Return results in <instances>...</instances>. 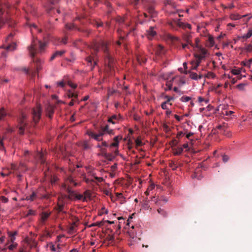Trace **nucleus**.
<instances>
[{
  "label": "nucleus",
  "instance_id": "obj_55",
  "mask_svg": "<svg viewBox=\"0 0 252 252\" xmlns=\"http://www.w3.org/2000/svg\"><path fill=\"white\" fill-rule=\"evenodd\" d=\"M17 231H14L13 232H10V231L8 232V235L9 237H15L17 235Z\"/></svg>",
  "mask_w": 252,
  "mask_h": 252
},
{
  "label": "nucleus",
  "instance_id": "obj_64",
  "mask_svg": "<svg viewBox=\"0 0 252 252\" xmlns=\"http://www.w3.org/2000/svg\"><path fill=\"white\" fill-rule=\"evenodd\" d=\"M53 113H54V111L53 110L51 109L48 114V116L51 119L53 117Z\"/></svg>",
  "mask_w": 252,
  "mask_h": 252
},
{
  "label": "nucleus",
  "instance_id": "obj_5",
  "mask_svg": "<svg viewBox=\"0 0 252 252\" xmlns=\"http://www.w3.org/2000/svg\"><path fill=\"white\" fill-rule=\"evenodd\" d=\"M128 234L129 239L128 240V244L130 247H134L135 245L140 241V238L135 237L134 234L132 233L128 232Z\"/></svg>",
  "mask_w": 252,
  "mask_h": 252
},
{
  "label": "nucleus",
  "instance_id": "obj_13",
  "mask_svg": "<svg viewBox=\"0 0 252 252\" xmlns=\"http://www.w3.org/2000/svg\"><path fill=\"white\" fill-rule=\"evenodd\" d=\"M185 40L187 42V44H182V48L183 49H185L186 47H188L189 49V45L192 48H194V44L192 43L191 40L189 38V35H187L185 37Z\"/></svg>",
  "mask_w": 252,
  "mask_h": 252
},
{
  "label": "nucleus",
  "instance_id": "obj_39",
  "mask_svg": "<svg viewBox=\"0 0 252 252\" xmlns=\"http://www.w3.org/2000/svg\"><path fill=\"white\" fill-rule=\"evenodd\" d=\"M191 99V97L187 96H183L180 98V100L182 102H188Z\"/></svg>",
  "mask_w": 252,
  "mask_h": 252
},
{
  "label": "nucleus",
  "instance_id": "obj_10",
  "mask_svg": "<svg viewBox=\"0 0 252 252\" xmlns=\"http://www.w3.org/2000/svg\"><path fill=\"white\" fill-rule=\"evenodd\" d=\"M189 77L193 80H197L200 79L203 77V75L200 73L198 75L196 73L191 71H189Z\"/></svg>",
  "mask_w": 252,
  "mask_h": 252
},
{
  "label": "nucleus",
  "instance_id": "obj_41",
  "mask_svg": "<svg viewBox=\"0 0 252 252\" xmlns=\"http://www.w3.org/2000/svg\"><path fill=\"white\" fill-rule=\"evenodd\" d=\"M58 180V178L56 176H51L50 178V182L52 184H55Z\"/></svg>",
  "mask_w": 252,
  "mask_h": 252
},
{
  "label": "nucleus",
  "instance_id": "obj_45",
  "mask_svg": "<svg viewBox=\"0 0 252 252\" xmlns=\"http://www.w3.org/2000/svg\"><path fill=\"white\" fill-rule=\"evenodd\" d=\"M93 24L96 28L102 26L103 23L102 22L94 21Z\"/></svg>",
  "mask_w": 252,
  "mask_h": 252
},
{
  "label": "nucleus",
  "instance_id": "obj_47",
  "mask_svg": "<svg viewBox=\"0 0 252 252\" xmlns=\"http://www.w3.org/2000/svg\"><path fill=\"white\" fill-rule=\"evenodd\" d=\"M143 0H141L142 1ZM140 2V0H131V3L134 5V6H136L139 4Z\"/></svg>",
  "mask_w": 252,
  "mask_h": 252
},
{
  "label": "nucleus",
  "instance_id": "obj_34",
  "mask_svg": "<svg viewBox=\"0 0 252 252\" xmlns=\"http://www.w3.org/2000/svg\"><path fill=\"white\" fill-rule=\"evenodd\" d=\"M64 207V203L63 202H59L58 204V211L59 212H63Z\"/></svg>",
  "mask_w": 252,
  "mask_h": 252
},
{
  "label": "nucleus",
  "instance_id": "obj_14",
  "mask_svg": "<svg viewBox=\"0 0 252 252\" xmlns=\"http://www.w3.org/2000/svg\"><path fill=\"white\" fill-rule=\"evenodd\" d=\"M154 27H150L149 29L147 31V36L149 39H152L156 34V32L154 30Z\"/></svg>",
  "mask_w": 252,
  "mask_h": 252
},
{
  "label": "nucleus",
  "instance_id": "obj_4",
  "mask_svg": "<svg viewBox=\"0 0 252 252\" xmlns=\"http://www.w3.org/2000/svg\"><path fill=\"white\" fill-rule=\"evenodd\" d=\"M41 108L40 106H37L35 108L32 110V115L33 120L35 123H37L40 118L41 116Z\"/></svg>",
  "mask_w": 252,
  "mask_h": 252
},
{
  "label": "nucleus",
  "instance_id": "obj_32",
  "mask_svg": "<svg viewBox=\"0 0 252 252\" xmlns=\"http://www.w3.org/2000/svg\"><path fill=\"white\" fill-rule=\"evenodd\" d=\"M118 120V117L116 115H113L112 117H110L108 119V122L111 123L113 124H114L116 123V122H115V120Z\"/></svg>",
  "mask_w": 252,
  "mask_h": 252
},
{
  "label": "nucleus",
  "instance_id": "obj_1",
  "mask_svg": "<svg viewBox=\"0 0 252 252\" xmlns=\"http://www.w3.org/2000/svg\"><path fill=\"white\" fill-rule=\"evenodd\" d=\"M92 49L93 52H92V54L93 55V56H89L86 58V61L87 62L88 65L90 66L91 70L93 69L97 63L96 61L94 59V55L95 56L97 53L100 50H102L106 54L105 62L107 63L108 67L110 68L113 67V59L108 54L107 43L106 41L101 39L94 42L92 45Z\"/></svg>",
  "mask_w": 252,
  "mask_h": 252
},
{
  "label": "nucleus",
  "instance_id": "obj_29",
  "mask_svg": "<svg viewBox=\"0 0 252 252\" xmlns=\"http://www.w3.org/2000/svg\"><path fill=\"white\" fill-rule=\"evenodd\" d=\"M36 197V193L35 192H33L29 196H27L26 198V200L33 201Z\"/></svg>",
  "mask_w": 252,
  "mask_h": 252
},
{
  "label": "nucleus",
  "instance_id": "obj_31",
  "mask_svg": "<svg viewBox=\"0 0 252 252\" xmlns=\"http://www.w3.org/2000/svg\"><path fill=\"white\" fill-rule=\"evenodd\" d=\"M241 18V16L236 14H231L230 15V18L232 20H239Z\"/></svg>",
  "mask_w": 252,
  "mask_h": 252
},
{
  "label": "nucleus",
  "instance_id": "obj_60",
  "mask_svg": "<svg viewBox=\"0 0 252 252\" xmlns=\"http://www.w3.org/2000/svg\"><path fill=\"white\" fill-rule=\"evenodd\" d=\"M167 103L165 102H162L161 105V107L162 109H163L164 110H167L168 108L167 107Z\"/></svg>",
  "mask_w": 252,
  "mask_h": 252
},
{
  "label": "nucleus",
  "instance_id": "obj_17",
  "mask_svg": "<svg viewBox=\"0 0 252 252\" xmlns=\"http://www.w3.org/2000/svg\"><path fill=\"white\" fill-rule=\"evenodd\" d=\"M64 51H58L55 52L51 56L50 60V61H53L56 58L62 56L64 53Z\"/></svg>",
  "mask_w": 252,
  "mask_h": 252
},
{
  "label": "nucleus",
  "instance_id": "obj_40",
  "mask_svg": "<svg viewBox=\"0 0 252 252\" xmlns=\"http://www.w3.org/2000/svg\"><path fill=\"white\" fill-rule=\"evenodd\" d=\"M92 175L93 177H94V179L96 181H95L96 182L95 183V184H96L97 182L101 183L103 182L104 180L102 177H98L97 176H95L94 174H93Z\"/></svg>",
  "mask_w": 252,
  "mask_h": 252
},
{
  "label": "nucleus",
  "instance_id": "obj_49",
  "mask_svg": "<svg viewBox=\"0 0 252 252\" xmlns=\"http://www.w3.org/2000/svg\"><path fill=\"white\" fill-rule=\"evenodd\" d=\"M217 128L218 129L221 130L222 131H225L226 129V126L225 125H219L217 126Z\"/></svg>",
  "mask_w": 252,
  "mask_h": 252
},
{
  "label": "nucleus",
  "instance_id": "obj_6",
  "mask_svg": "<svg viewBox=\"0 0 252 252\" xmlns=\"http://www.w3.org/2000/svg\"><path fill=\"white\" fill-rule=\"evenodd\" d=\"M99 155L105 158L108 159L109 161L113 160L115 158V156H114L112 154L107 153L105 149H101V153L100 154H99Z\"/></svg>",
  "mask_w": 252,
  "mask_h": 252
},
{
  "label": "nucleus",
  "instance_id": "obj_20",
  "mask_svg": "<svg viewBox=\"0 0 252 252\" xmlns=\"http://www.w3.org/2000/svg\"><path fill=\"white\" fill-rule=\"evenodd\" d=\"M50 215V213H47V212H42L41 215V221L42 223H44V222L48 219Z\"/></svg>",
  "mask_w": 252,
  "mask_h": 252
},
{
  "label": "nucleus",
  "instance_id": "obj_63",
  "mask_svg": "<svg viewBox=\"0 0 252 252\" xmlns=\"http://www.w3.org/2000/svg\"><path fill=\"white\" fill-rule=\"evenodd\" d=\"M68 84L70 87H71V88H72L73 89H75L77 87V85L71 83V82H68Z\"/></svg>",
  "mask_w": 252,
  "mask_h": 252
},
{
  "label": "nucleus",
  "instance_id": "obj_35",
  "mask_svg": "<svg viewBox=\"0 0 252 252\" xmlns=\"http://www.w3.org/2000/svg\"><path fill=\"white\" fill-rule=\"evenodd\" d=\"M38 157L39 158V160L42 164H44L45 162V160L44 158V154L42 153H39L38 154Z\"/></svg>",
  "mask_w": 252,
  "mask_h": 252
},
{
  "label": "nucleus",
  "instance_id": "obj_51",
  "mask_svg": "<svg viewBox=\"0 0 252 252\" xmlns=\"http://www.w3.org/2000/svg\"><path fill=\"white\" fill-rule=\"evenodd\" d=\"M75 198L78 200H82L83 201V195L82 194H77L75 193V195L74 196V198Z\"/></svg>",
  "mask_w": 252,
  "mask_h": 252
},
{
  "label": "nucleus",
  "instance_id": "obj_56",
  "mask_svg": "<svg viewBox=\"0 0 252 252\" xmlns=\"http://www.w3.org/2000/svg\"><path fill=\"white\" fill-rule=\"evenodd\" d=\"M165 98L167 99V100L166 101H165V102H166L167 103H169V102L172 100H173L174 99V97H172V96H169L168 95H165Z\"/></svg>",
  "mask_w": 252,
  "mask_h": 252
},
{
  "label": "nucleus",
  "instance_id": "obj_43",
  "mask_svg": "<svg viewBox=\"0 0 252 252\" xmlns=\"http://www.w3.org/2000/svg\"><path fill=\"white\" fill-rule=\"evenodd\" d=\"M101 129L103 130L105 132H108V133L110 134L111 132L112 131V130H109V126L108 125H106L105 126L103 127L101 126Z\"/></svg>",
  "mask_w": 252,
  "mask_h": 252
},
{
  "label": "nucleus",
  "instance_id": "obj_19",
  "mask_svg": "<svg viewBox=\"0 0 252 252\" xmlns=\"http://www.w3.org/2000/svg\"><path fill=\"white\" fill-rule=\"evenodd\" d=\"M122 138V136L119 137L118 136L114 137V142L110 145L109 147H118L119 146V140L121 139Z\"/></svg>",
  "mask_w": 252,
  "mask_h": 252
},
{
  "label": "nucleus",
  "instance_id": "obj_61",
  "mask_svg": "<svg viewBox=\"0 0 252 252\" xmlns=\"http://www.w3.org/2000/svg\"><path fill=\"white\" fill-rule=\"evenodd\" d=\"M50 248L52 251L55 252L56 251V248L55 246L51 243L50 244Z\"/></svg>",
  "mask_w": 252,
  "mask_h": 252
},
{
  "label": "nucleus",
  "instance_id": "obj_8",
  "mask_svg": "<svg viewBox=\"0 0 252 252\" xmlns=\"http://www.w3.org/2000/svg\"><path fill=\"white\" fill-rule=\"evenodd\" d=\"M65 28L68 30H71L73 29L77 30L78 31L85 32L87 33V35L89 34L90 32L88 30H82L80 28H77L74 24H67L65 25Z\"/></svg>",
  "mask_w": 252,
  "mask_h": 252
},
{
  "label": "nucleus",
  "instance_id": "obj_3",
  "mask_svg": "<svg viewBox=\"0 0 252 252\" xmlns=\"http://www.w3.org/2000/svg\"><path fill=\"white\" fill-rule=\"evenodd\" d=\"M26 118L27 115L25 113H22L21 116L19 119V123L20 125L19 128V133L21 135H23L24 133L25 127L26 125V123L25 122Z\"/></svg>",
  "mask_w": 252,
  "mask_h": 252
},
{
  "label": "nucleus",
  "instance_id": "obj_33",
  "mask_svg": "<svg viewBox=\"0 0 252 252\" xmlns=\"http://www.w3.org/2000/svg\"><path fill=\"white\" fill-rule=\"evenodd\" d=\"M16 44L15 43H13L12 44H10L7 46L5 47V49L8 51H12L15 49Z\"/></svg>",
  "mask_w": 252,
  "mask_h": 252
},
{
  "label": "nucleus",
  "instance_id": "obj_12",
  "mask_svg": "<svg viewBox=\"0 0 252 252\" xmlns=\"http://www.w3.org/2000/svg\"><path fill=\"white\" fill-rule=\"evenodd\" d=\"M175 23L179 27L182 28L183 29L188 28V29H190L191 28V26L190 24L184 23L181 22L180 19L175 21Z\"/></svg>",
  "mask_w": 252,
  "mask_h": 252
},
{
  "label": "nucleus",
  "instance_id": "obj_38",
  "mask_svg": "<svg viewBox=\"0 0 252 252\" xmlns=\"http://www.w3.org/2000/svg\"><path fill=\"white\" fill-rule=\"evenodd\" d=\"M3 13V11L2 8H0V28L4 22V19L1 17L2 14Z\"/></svg>",
  "mask_w": 252,
  "mask_h": 252
},
{
  "label": "nucleus",
  "instance_id": "obj_23",
  "mask_svg": "<svg viewBox=\"0 0 252 252\" xmlns=\"http://www.w3.org/2000/svg\"><path fill=\"white\" fill-rule=\"evenodd\" d=\"M137 61L139 63H145L147 61V58L143 55H139L137 56Z\"/></svg>",
  "mask_w": 252,
  "mask_h": 252
},
{
  "label": "nucleus",
  "instance_id": "obj_22",
  "mask_svg": "<svg viewBox=\"0 0 252 252\" xmlns=\"http://www.w3.org/2000/svg\"><path fill=\"white\" fill-rule=\"evenodd\" d=\"M78 93L77 92H73L71 91H68L66 93V95L68 98H72L74 97L75 99H77L78 97Z\"/></svg>",
  "mask_w": 252,
  "mask_h": 252
},
{
  "label": "nucleus",
  "instance_id": "obj_44",
  "mask_svg": "<svg viewBox=\"0 0 252 252\" xmlns=\"http://www.w3.org/2000/svg\"><path fill=\"white\" fill-rule=\"evenodd\" d=\"M231 72L234 75H239L241 73V69H233L231 70Z\"/></svg>",
  "mask_w": 252,
  "mask_h": 252
},
{
  "label": "nucleus",
  "instance_id": "obj_62",
  "mask_svg": "<svg viewBox=\"0 0 252 252\" xmlns=\"http://www.w3.org/2000/svg\"><path fill=\"white\" fill-rule=\"evenodd\" d=\"M246 34L249 38H250L252 36V30H249Z\"/></svg>",
  "mask_w": 252,
  "mask_h": 252
},
{
  "label": "nucleus",
  "instance_id": "obj_18",
  "mask_svg": "<svg viewBox=\"0 0 252 252\" xmlns=\"http://www.w3.org/2000/svg\"><path fill=\"white\" fill-rule=\"evenodd\" d=\"M215 44L214 38L211 35H209L208 36V40L206 43V46L209 47H212L214 46Z\"/></svg>",
  "mask_w": 252,
  "mask_h": 252
},
{
  "label": "nucleus",
  "instance_id": "obj_9",
  "mask_svg": "<svg viewBox=\"0 0 252 252\" xmlns=\"http://www.w3.org/2000/svg\"><path fill=\"white\" fill-rule=\"evenodd\" d=\"M198 51L200 52V54H195V58H199L201 59H204L207 54V50L203 47H200Z\"/></svg>",
  "mask_w": 252,
  "mask_h": 252
},
{
  "label": "nucleus",
  "instance_id": "obj_26",
  "mask_svg": "<svg viewBox=\"0 0 252 252\" xmlns=\"http://www.w3.org/2000/svg\"><path fill=\"white\" fill-rule=\"evenodd\" d=\"M174 78V77H173L170 80L167 81L166 84L167 88H165V91L171 90L172 89V83Z\"/></svg>",
  "mask_w": 252,
  "mask_h": 252
},
{
  "label": "nucleus",
  "instance_id": "obj_25",
  "mask_svg": "<svg viewBox=\"0 0 252 252\" xmlns=\"http://www.w3.org/2000/svg\"><path fill=\"white\" fill-rule=\"evenodd\" d=\"M173 154L175 156L180 155L183 151V148L182 147H178L177 148L173 149Z\"/></svg>",
  "mask_w": 252,
  "mask_h": 252
},
{
  "label": "nucleus",
  "instance_id": "obj_52",
  "mask_svg": "<svg viewBox=\"0 0 252 252\" xmlns=\"http://www.w3.org/2000/svg\"><path fill=\"white\" fill-rule=\"evenodd\" d=\"M85 181L86 183L87 184H92L94 183H96L95 182V181L92 179H89V178H85Z\"/></svg>",
  "mask_w": 252,
  "mask_h": 252
},
{
  "label": "nucleus",
  "instance_id": "obj_27",
  "mask_svg": "<svg viewBox=\"0 0 252 252\" xmlns=\"http://www.w3.org/2000/svg\"><path fill=\"white\" fill-rule=\"evenodd\" d=\"M148 13L151 17H154L156 15V12L155 11L154 8L152 6L148 8Z\"/></svg>",
  "mask_w": 252,
  "mask_h": 252
},
{
  "label": "nucleus",
  "instance_id": "obj_42",
  "mask_svg": "<svg viewBox=\"0 0 252 252\" xmlns=\"http://www.w3.org/2000/svg\"><path fill=\"white\" fill-rule=\"evenodd\" d=\"M115 237L113 235H110L109 234L107 236L106 240L110 242H113L114 241Z\"/></svg>",
  "mask_w": 252,
  "mask_h": 252
},
{
  "label": "nucleus",
  "instance_id": "obj_21",
  "mask_svg": "<svg viewBox=\"0 0 252 252\" xmlns=\"http://www.w3.org/2000/svg\"><path fill=\"white\" fill-rule=\"evenodd\" d=\"M156 53L158 55L164 54L165 51L163 47L160 45H158L156 48Z\"/></svg>",
  "mask_w": 252,
  "mask_h": 252
},
{
  "label": "nucleus",
  "instance_id": "obj_54",
  "mask_svg": "<svg viewBox=\"0 0 252 252\" xmlns=\"http://www.w3.org/2000/svg\"><path fill=\"white\" fill-rule=\"evenodd\" d=\"M198 102L200 103L202 102H205L206 103H207L208 102V100H205L203 97H202L201 96H199L198 97Z\"/></svg>",
  "mask_w": 252,
  "mask_h": 252
},
{
  "label": "nucleus",
  "instance_id": "obj_50",
  "mask_svg": "<svg viewBox=\"0 0 252 252\" xmlns=\"http://www.w3.org/2000/svg\"><path fill=\"white\" fill-rule=\"evenodd\" d=\"M157 211L159 214L162 215L164 217H166L167 216V213L163 209L159 208L158 209Z\"/></svg>",
  "mask_w": 252,
  "mask_h": 252
},
{
  "label": "nucleus",
  "instance_id": "obj_37",
  "mask_svg": "<svg viewBox=\"0 0 252 252\" xmlns=\"http://www.w3.org/2000/svg\"><path fill=\"white\" fill-rule=\"evenodd\" d=\"M247 85L245 83H241L237 85L236 87L240 91L244 90L245 86Z\"/></svg>",
  "mask_w": 252,
  "mask_h": 252
},
{
  "label": "nucleus",
  "instance_id": "obj_58",
  "mask_svg": "<svg viewBox=\"0 0 252 252\" xmlns=\"http://www.w3.org/2000/svg\"><path fill=\"white\" fill-rule=\"evenodd\" d=\"M0 199H1V202L3 203H7L8 201V198L5 197L4 196H1L0 197Z\"/></svg>",
  "mask_w": 252,
  "mask_h": 252
},
{
  "label": "nucleus",
  "instance_id": "obj_36",
  "mask_svg": "<svg viewBox=\"0 0 252 252\" xmlns=\"http://www.w3.org/2000/svg\"><path fill=\"white\" fill-rule=\"evenodd\" d=\"M116 22L119 24H123L125 22V19L120 16H118L115 19Z\"/></svg>",
  "mask_w": 252,
  "mask_h": 252
},
{
  "label": "nucleus",
  "instance_id": "obj_57",
  "mask_svg": "<svg viewBox=\"0 0 252 252\" xmlns=\"http://www.w3.org/2000/svg\"><path fill=\"white\" fill-rule=\"evenodd\" d=\"M196 61H194L196 65H199L202 59L199 58H195Z\"/></svg>",
  "mask_w": 252,
  "mask_h": 252
},
{
  "label": "nucleus",
  "instance_id": "obj_7",
  "mask_svg": "<svg viewBox=\"0 0 252 252\" xmlns=\"http://www.w3.org/2000/svg\"><path fill=\"white\" fill-rule=\"evenodd\" d=\"M63 188L68 193V195H65L64 197L69 200H72L74 198V196L75 195L74 191L71 190V189L69 187H67L65 185H64Z\"/></svg>",
  "mask_w": 252,
  "mask_h": 252
},
{
  "label": "nucleus",
  "instance_id": "obj_46",
  "mask_svg": "<svg viewBox=\"0 0 252 252\" xmlns=\"http://www.w3.org/2000/svg\"><path fill=\"white\" fill-rule=\"evenodd\" d=\"M191 66L190 67L191 70H197L198 67L199 66L198 65L196 66V64L195 63L194 61L191 62Z\"/></svg>",
  "mask_w": 252,
  "mask_h": 252
},
{
  "label": "nucleus",
  "instance_id": "obj_28",
  "mask_svg": "<svg viewBox=\"0 0 252 252\" xmlns=\"http://www.w3.org/2000/svg\"><path fill=\"white\" fill-rule=\"evenodd\" d=\"M84 198H83V201H85L86 200L87 198L90 199L91 197V192L89 190H86L84 193Z\"/></svg>",
  "mask_w": 252,
  "mask_h": 252
},
{
  "label": "nucleus",
  "instance_id": "obj_48",
  "mask_svg": "<svg viewBox=\"0 0 252 252\" xmlns=\"http://www.w3.org/2000/svg\"><path fill=\"white\" fill-rule=\"evenodd\" d=\"M17 246V244L16 243H13L8 246L9 250L12 251Z\"/></svg>",
  "mask_w": 252,
  "mask_h": 252
},
{
  "label": "nucleus",
  "instance_id": "obj_24",
  "mask_svg": "<svg viewBox=\"0 0 252 252\" xmlns=\"http://www.w3.org/2000/svg\"><path fill=\"white\" fill-rule=\"evenodd\" d=\"M114 94H118L119 95H121V93L116 90H111L110 88L108 89V96H110L114 95Z\"/></svg>",
  "mask_w": 252,
  "mask_h": 252
},
{
  "label": "nucleus",
  "instance_id": "obj_59",
  "mask_svg": "<svg viewBox=\"0 0 252 252\" xmlns=\"http://www.w3.org/2000/svg\"><path fill=\"white\" fill-rule=\"evenodd\" d=\"M246 50L247 52H252V45L251 44H249L246 47Z\"/></svg>",
  "mask_w": 252,
  "mask_h": 252
},
{
  "label": "nucleus",
  "instance_id": "obj_30",
  "mask_svg": "<svg viewBox=\"0 0 252 252\" xmlns=\"http://www.w3.org/2000/svg\"><path fill=\"white\" fill-rule=\"evenodd\" d=\"M6 113L4 111V109L2 108L0 110V122L4 120V117L6 116Z\"/></svg>",
  "mask_w": 252,
  "mask_h": 252
},
{
  "label": "nucleus",
  "instance_id": "obj_16",
  "mask_svg": "<svg viewBox=\"0 0 252 252\" xmlns=\"http://www.w3.org/2000/svg\"><path fill=\"white\" fill-rule=\"evenodd\" d=\"M30 27L31 28V32L32 34L35 32L40 33L42 32V30L38 28L35 24H31L30 25Z\"/></svg>",
  "mask_w": 252,
  "mask_h": 252
},
{
  "label": "nucleus",
  "instance_id": "obj_53",
  "mask_svg": "<svg viewBox=\"0 0 252 252\" xmlns=\"http://www.w3.org/2000/svg\"><path fill=\"white\" fill-rule=\"evenodd\" d=\"M200 40L198 38H195V47L198 49V50L200 49V47H202L201 46L199 45V42Z\"/></svg>",
  "mask_w": 252,
  "mask_h": 252
},
{
  "label": "nucleus",
  "instance_id": "obj_15",
  "mask_svg": "<svg viewBox=\"0 0 252 252\" xmlns=\"http://www.w3.org/2000/svg\"><path fill=\"white\" fill-rule=\"evenodd\" d=\"M32 60H33V62L35 63L36 67V71L32 72V76H35V75L36 73L37 74L38 73V72L39 70H40L41 69V67L39 64V63L40 62L39 59L35 58H32Z\"/></svg>",
  "mask_w": 252,
  "mask_h": 252
},
{
  "label": "nucleus",
  "instance_id": "obj_2",
  "mask_svg": "<svg viewBox=\"0 0 252 252\" xmlns=\"http://www.w3.org/2000/svg\"><path fill=\"white\" fill-rule=\"evenodd\" d=\"M45 41L42 42L37 39L33 38L31 46L29 47V52L32 58H35V55L38 53H42L46 46Z\"/></svg>",
  "mask_w": 252,
  "mask_h": 252
},
{
  "label": "nucleus",
  "instance_id": "obj_11",
  "mask_svg": "<svg viewBox=\"0 0 252 252\" xmlns=\"http://www.w3.org/2000/svg\"><path fill=\"white\" fill-rule=\"evenodd\" d=\"M87 134L97 141H102V138L98 134H95L91 130H87Z\"/></svg>",
  "mask_w": 252,
  "mask_h": 252
}]
</instances>
